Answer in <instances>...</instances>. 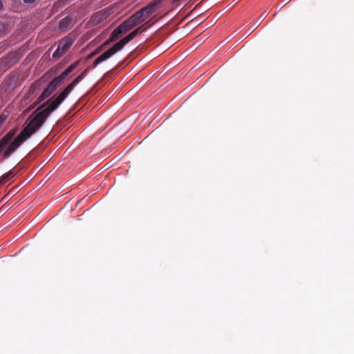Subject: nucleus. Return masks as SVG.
Masks as SVG:
<instances>
[{
	"mask_svg": "<svg viewBox=\"0 0 354 354\" xmlns=\"http://www.w3.org/2000/svg\"><path fill=\"white\" fill-rule=\"evenodd\" d=\"M73 41L69 38H64L59 41L56 50L53 54V58L60 57L71 46Z\"/></svg>",
	"mask_w": 354,
	"mask_h": 354,
	"instance_id": "nucleus-5",
	"label": "nucleus"
},
{
	"mask_svg": "<svg viewBox=\"0 0 354 354\" xmlns=\"http://www.w3.org/2000/svg\"><path fill=\"white\" fill-rule=\"evenodd\" d=\"M159 6H160L153 0L149 3L146 6L140 9V10L142 12V13L145 16V18L147 19V18L149 15H152L155 10Z\"/></svg>",
	"mask_w": 354,
	"mask_h": 354,
	"instance_id": "nucleus-9",
	"label": "nucleus"
},
{
	"mask_svg": "<svg viewBox=\"0 0 354 354\" xmlns=\"http://www.w3.org/2000/svg\"><path fill=\"white\" fill-rule=\"evenodd\" d=\"M61 84L55 78L52 80L37 100L30 106V108H35L37 105L48 97Z\"/></svg>",
	"mask_w": 354,
	"mask_h": 354,
	"instance_id": "nucleus-2",
	"label": "nucleus"
},
{
	"mask_svg": "<svg viewBox=\"0 0 354 354\" xmlns=\"http://www.w3.org/2000/svg\"><path fill=\"white\" fill-rule=\"evenodd\" d=\"M80 62L77 61L70 65L62 74L55 77L61 84L66 78V77L79 65Z\"/></svg>",
	"mask_w": 354,
	"mask_h": 354,
	"instance_id": "nucleus-10",
	"label": "nucleus"
},
{
	"mask_svg": "<svg viewBox=\"0 0 354 354\" xmlns=\"http://www.w3.org/2000/svg\"><path fill=\"white\" fill-rule=\"evenodd\" d=\"M36 0H24V1L26 3H34Z\"/></svg>",
	"mask_w": 354,
	"mask_h": 354,
	"instance_id": "nucleus-20",
	"label": "nucleus"
},
{
	"mask_svg": "<svg viewBox=\"0 0 354 354\" xmlns=\"http://www.w3.org/2000/svg\"><path fill=\"white\" fill-rule=\"evenodd\" d=\"M3 8V4L2 0H0V10H1Z\"/></svg>",
	"mask_w": 354,
	"mask_h": 354,
	"instance_id": "nucleus-24",
	"label": "nucleus"
},
{
	"mask_svg": "<svg viewBox=\"0 0 354 354\" xmlns=\"http://www.w3.org/2000/svg\"><path fill=\"white\" fill-rule=\"evenodd\" d=\"M112 41H109V39L106 41L101 46H100V48H104L107 45H109L110 43H111Z\"/></svg>",
	"mask_w": 354,
	"mask_h": 354,
	"instance_id": "nucleus-19",
	"label": "nucleus"
},
{
	"mask_svg": "<svg viewBox=\"0 0 354 354\" xmlns=\"http://www.w3.org/2000/svg\"><path fill=\"white\" fill-rule=\"evenodd\" d=\"M75 23V18L73 16H67L59 21V28L66 31L71 28Z\"/></svg>",
	"mask_w": 354,
	"mask_h": 354,
	"instance_id": "nucleus-7",
	"label": "nucleus"
},
{
	"mask_svg": "<svg viewBox=\"0 0 354 354\" xmlns=\"http://www.w3.org/2000/svg\"><path fill=\"white\" fill-rule=\"evenodd\" d=\"M286 1H286V3H288V2H289V1H290V0H286Z\"/></svg>",
	"mask_w": 354,
	"mask_h": 354,
	"instance_id": "nucleus-26",
	"label": "nucleus"
},
{
	"mask_svg": "<svg viewBox=\"0 0 354 354\" xmlns=\"http://www.w3.org/2000/svg\"><path fill=\"white\" fill-rule=\"evenodd\" d=\"M268 13L266 12H263L252 24V27L254 28V29L257 28L261 23L265 19V18L267 17Z\"/></svg>",
	"mask_w": 354,
	"mask_h": 354,
	"instance_id": "nucleus-15",
	"label": "nucleus"
},
{
	"mask_svg": "<svg viewBox=\"0 0 354 354\" xmlns=\"http://www.w3.org/2000/svg\"><path fill=\"white\" fill-rule=\"evenodd\" d=\"M89 67H87L84 71L82 72L71 83H70L58 95L57 97L64 101L69 95V93L74 89V88L86 77Z\"/></svg>",
	"mask_w": 354,
	"mask_h": 354,
	"instance_id": "nucleus-3",
	"label": "nucleus"
},
{
	"mask_svg": "<svg viewBox=\"0 0 354 354\" xmlns=\"http://www.w3.org/2000/svg\"><path fill=\"white\" fill-rule=\"evenodd\" d=\"M122 30L123 33H126L131 29L135 27L131 21V20L128 18L127 20L123 21L120 26H119Z\"/></svg>",
	"mask_w": 354,
	"mask_h": 354,
	"instance_id": "nucleus-13",
	"label": "nucleus"
},
{
	"mask_svg": "<svg viewBox=\"0 0 354 354\" xmlns=\"http://www.w3.org/2000/svg\"><path fill=\"white\" fill-rule=\"evenodd\" d=\"M179 1H180V0H173L172 3H173L175 6H178V2Z\"/></svg>",
	"mask_w": 354,
	"mask_h": 354,
	"instance_id": "nucleus-21",
	"label": "nucleus"
},
{
	"mask_svg": "<svg viewBox=\"0 0 354 354\" xmlns=\"http://www.w3.org/2000/svg\"><path fill=\"white\" fill-rule=\"evenodd\" d=\"M129 19L135 26L146 20L145 16L140 10L132 15Z\"/></svg>",
	"mask_w": 354,
	"mask_h": 354,
	"instance_id": "nucleus-12",
	"label": "nucleus"
},
{
	"mask_svg": "<svg viewBox=\"0 0 354 354\" xmlns=\"http://www.w3.org/2000/svg\"><path fill=\"white\" fill-rule=\"evenodd\" d=\"M154 1L160 6L164 0H154Z\"/></svg>",
	"mask_w": 354,
	"mask_h": 354,
	"instance_id": "nucleus-23",
	"label": "nucleus"
},
{
	"mask_svg": "<svg viewBox=\"0 0 354 354\" xmlns=\"http://www.w3.org/2000/svg\"><path fill=\"white\" fill-rule=\"evenodd\" d=\"M154 1L160 6L164 0H154Z\"/></svg>",
	"mask_w": 354,
	"mask_h": 354,
	"instance_id": "nucleus-22",
	"label": "nucleus"
},
{
	"mask_svg": "<svg viewBox=\"0 0 354 354\" xmlns=\"http://www.w3.org/2000/svg\"><path fill=\"white\" fill-rule=\"evenodd\" d=\"M63 102L57 96L39 106L21 133L12 140L3 153L1 161L8 158L20 146L44 124L47 118Z\"/></svg>",
	"mask_w": 354,
	"mask_h": 354,
	"instance_id": "nucleus-1",
	"label": "nucleus"
},
{
	"mask_svg": "<svg viewBox=\"0 0 354 354\" xmlns=\"http://www.w3.org/2000/svg\"><path fill=\"white\" fill-rule=\"evenodd\" d=\"M121 49V47L117 42L111 48H110L109 49L104 52L102 55H100L98 57H97L93 62L92 67L95 68L99 64L108 59Z\"/></svg>",
	"mask_w": 354,
	"mask_h": 354,
	"instance_id": "nucleus-4",
	"label": "nucleus"
},
{
	"mask_svg": "<svg viewBox=\"0 0 354 354\" xmlns=\"http://www.w3.org/2000/svg\"><path fill=\"white\" fill-rule=\"evenodd\" d=\"M17 128L10 129L1 140L0 144L6 149L9 145L12 142V139L14 138L17 132Z\"/></svg>",
	"mask_w": 354,
	"mask_h": 354,
	"instance_id": "nucleus-8",
	"label": "nucleus"
},
{
	"mask_svg": "<svg viewBox=\"0 0 354 354\" xmlns=\"http://www.w3.org/2000/svg\"><path fill=\"white\" fill-rule=\"evenodd\" d=\"M286 1H286V3H288V2H289V1H290V0H286Z\"/></svg>",
	"mask_w": 354,
	"mask_h": 354,
	"instance_id": "nucleus-25",
	"label": "nucleus"
},
{
	"mask_svg": "<svg viewBox=\"0 0 354 354\" xmlns=\"http://www.w3.org/2000/svg\"><path fill=\"white\" fill-rule=\"evenodd\" d=\"M123 33L120 27L118 26L111 33L109 37V41H116Z\"/></svg>",
	"mask_w": 354,
	"mask_h": 354,
	"instance_id": "nucleus-14",
	"label": "nucleus"
},
{
	"mask_svg": "<svg viewBox=\"0 0 354 354\" xmlns=\"http://www.w3.org/2000/svg\"><path fill=\"white\" fill-rule=\"evenodd\" d=\"M6 115L4 113L0 114V128L2 127L3 124L6 120Z\"/></svg>",
	"mask_w": 354,
	"mask_h": 354,
	"instance_id": "nucleus-16",
	"label": "nucleus"
},
{
	"mask_svg": "<svg viewBox=\"0 0 354 354\" xmlns=\"http://www.w3.org/2000/svg\"><path fill=\"white\" fill-rule=\"evenodd\" d=\"M11 174H12V171H8V172H7V173L4 174L3 175H2V176H1V180H7V179L10 177V176Z\"/></svg>",
	"mask_w": 354,
	"mask_h": 354,
	"instance_id": "nucleus-17",
	"label": "nucleus"
},
{
	"mask_svg": "<svg viewBox=\"0 0 354 354\" xmlns=\"http://www.w3.org/2000/svg\"><path fill=\"white\" fill-rule=\"evenodd\" d=\"M102 49V48H100V47L97 48L93 53H91V55H88V57H91L94 55L97 54Z\"/></svg>",
	"mask_w": 354,
	"mask_h": 354,
	"instance_id": "nucleus-18",
	"label": "nucleus"
},
{
	"mask_svg": "<svg viewBox=\"0 0 354 354\" xmlns=\"http://www.w3.org/2000/svg\"><path fill=\"white\" fill-rule=\"evenodd\" d=\"M147 28H145V24L139 26L133 31L130 32L120 41H118V44L120 45L121 48H122L127 43L131 41L134 37L140 35L142 31H144Z\"/></svg>",
	"mask_w": 354,
	"mask_h": 354,
	"instance_id": "nucleus-6",
	"label": "nucleus"
},
{
	"mask_svg": "<svg viewBox=\"0 0 354 354\" xmlns=\"http://www.w3.org/2000/svg\"><path fill=\"white\" fill-rule=\"evenodd\" d=\"M45 77L43 76L41 80L34 82L30 86L28 91L27 93L26 94L24 99L25 100H31L34 97V95L35 93V91L40 85V81L44 79Z\"/></svg>",
	"mask_w": 354,
	"mask_h": 354,
	"instance_id": "nucleus-11",
	"label": "nucleus"
}]
</instances>
